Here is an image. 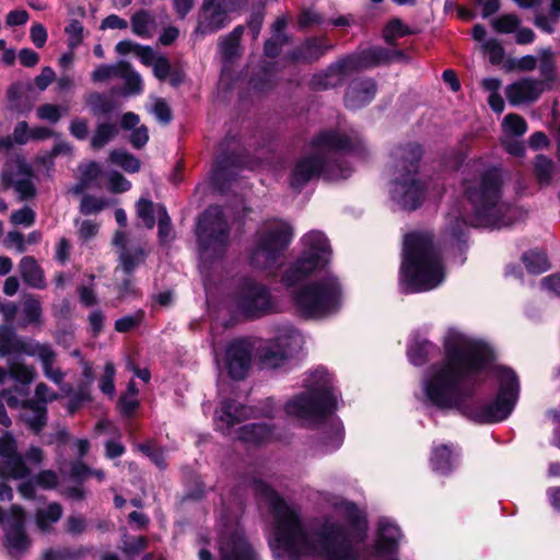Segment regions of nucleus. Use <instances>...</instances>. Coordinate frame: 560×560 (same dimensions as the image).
<instances>
[{"instance_id":"obj_47","label":"nucleus","mask_w":560,"mask_h":560,"mask_svg":"<svg viewBox=\"0 0 560 560\" xmlns=\"http://www.w3.org/2000/svg\"><path fill=\"white\" fill-rule=\"evenodd\" d=\"M412 31L399 19L390 20L383 30L386 43L393 44L397 38L411 34Z\"/></svg>"},{"instance_id":"obj_46","label":"nucleus","mask_w":560,"mask_h":560,"mask_svg":"<svg viewBox=\"0 0 560 560\" xmlns=\"http://www.w3.org/2000/svg\"><path fill=\"white\" fill-rule=\"evenodd\" d=\"M555 163L549 158L541 154L536 156L534 168L540 184L547 185L550 183L555 174Z\"/></svg>"},{"instance_id":"obj_42","label":"nucleus","mask_w":560,"mask_h":560,"mask_svg":"<svg viewBox=\"0 0 560 560\" xmlns=\"http://www.w3.org/2000/svg\"><path fill=\"white\" fill-rule=\"evenodd\" d=\"M118 130L115 125L109 122L98 124L92 138L91 147L95 150L105 147L110 140H113Z\"/></svg>"},{"instance_id":"obj_13","label":"nucleus","mask_w":560,"mask_h":560,"mask_svg":"<svg viewBox=\"0 0 560 560\" xmlns=\"http://www.w3.org/2000/svg\"><path fill=\"white\" fill-rule=\"evenodd\" d=\"M392 52L383 47H371L360 54L351 55L331 63L325 71L315 74L311 84L315 90H327L342 83L345 75L361 68H369L387 62Z\"/></svg>"},{"instance_id":"obj_50","label":"nucleus","mask_w":560,"mask_h":560,"mask_svg":"<svg viewBox=\"0 0 560 560\" xmlns=\"http://www.w3.org/2000/svg\"><path fill=\"white\" fill-rule=\"evenodd\" d=\"M137 214L143 221L148 229H153L155 225L156 209L153 202L149 199L141 198L137 202Z\"/></svg>"},{"instance_id":"obj_16","label":"nucleus","mask_w":560,"mask_h":560,"mask_svg":"<svg viewBox=\"0 0 560 560\" xmlns=\"http://www.w3.org/2000/svg\"><path fill=\"white\" fill-rule=\"evenodd\" d=\"M303 336L291 325H283L273 339L257 348L258 363L261 369H279L287 364L289 358L302 348Z\"/></svg>"},{"instance_id":"obj_27","label":"nucleus","mask_w":560,"mask_h":560,"mask_svg":"<svg viewBox=\"0 0 560 560\" xmlns=\"http://www.w3.org/2000/svg\"><path fill=\"white\" fill-rule=\"evenodd\" d=\"M459 452L456 446L434 445L431 452L430 465L440 475L450 474L457 465Z\"/></svg>"},{"instance_id":"obj_18","label":"nucleus","mask_w":560,"mask_h":560,"mask_svg":"<svg viewBox=\"0 0 560 560\" xmlns=\"http://www.w3.org/2000/svg\"><path fill=\"white\" fill-rule=\"evenodd\" d=\"M113 242L119 249V267L116 271L120 269L126 276L130 277L136 268L144 262L147 254L140 245L128 246L126 235L121 231L116 232ZM119 293L121 296L135 293L130 278L124 279L119 287Z\"/></svg>"},{"instance_id":"obj_56","label":"nucleus","mask_w":560,"mask_h":560,"mask_svg":"<svg viewBox=\"0 0 560 560\" xmlns=\"http://www.w3.org/2000/svg\"><path fill=\"white\" fill-rule=\"evenodd\" d=\"M36 213L30 207L25 206L11 214V223L14 225H21L30 228L35 223Z\"/></svg>"},{"instance_id":"obj_25","label":"nucleus","mask_w":560,"mask_h":560,"mask_svg":"<svg viewBox=\"0 0 560 560\" xmlns=\"http://www.w3.org/2000/svg\"><path fill=\"white\" fill-rule=\"evenodd\" d=\"M376 83L372 79L353 80L347 88L345 105L349 109H359L375 96Z\"/></svg>"},{"instance_id":"obj_38","label":"nucleus","mask_w":560,"mask_h":560,"mask_svg":"<svg viewBox=\"0 0 560 560\" xmlns=\"http://www.w3.org/2000/svg\"><path fill=\"white\" fill-rule=\"evenodd\" d=\"M522 260L530 273H542L550 268V264L546 254L540 250H530L524 253Z\"/></svg>"},{"instance_id":"obj_45","label":"nucleus","mask_w":560,"mask_h":560,"mask_svg":"<svg viewBox=\"0 0 560 560\" xmlns=\"http://www.w3.org/2000/svg\"><path fill=\"white\" fill-rule=\"evenodd\" d=\"M154 24V19L149 12L141 10L131 18L132 32L140 37H149Z\"/></svg>"},{"instance_id":"obj_6","label":"nucleus","mask_w":560,"mask_h":560,"mask_svg":"<svg viewBox=\"0 0 560 560\" xmlns=\"http://www.w3.org/2000/svg\"><path fill=\"white\" fill-rule=\"evenodd\" d=\"M445 280L441 254L429 233L413 232L405 236L399 287L404 293L433 290Z\"/></svg>"},{"instance_id":"obj_2","label":"nucleus","mask_w":560,"mask_h":560,"mask_svg":"<svg viewBox=\"0 0 560 560\" xmlns=\"http://www.w3.org/2000/svg\"><path fill=\"white\" fill-rule=\"evenodd\" d=\"M252 488L273 516L270 547L277 560H301L303 556L322 560H369L366 546L369 523L364 511L354 502L336 498L334 514L323 518L310 535L299 515L264 481L253 479Z\"/></svg>"},{"instance_id":"obj_22","label":"nucleus","mask_w":560,"mask_h":560,"mask_svg":"<svg viewBox=\"0 0 560 560\" xmlns=\"http://www.w3.org/2000/svg\"><path fill=\"white\" fill-rule=\"evenodd\" d=\"M229 13L219 0H203L195 35L213 34L229 24Z\"/></svg>"},{"instance_id":"obj_8","label":"nucleus","mask_w":560,"mask_h":560,"mask_svg":"<svg viewBox=\"0 0 560 560\" xmlns=\"http://www.w3.org/2000/svg\"><path fill=\"white\" fill-rule=\"evenodd\" d=\"M291 299L302 317L323 319L340 311L343 291L339 279L332 273H327L293 290Z\"/></svg>"},{"instance_id":"obj_41","label":"nucleus","mask_w":560,"mask_h":560,"mask_svg":"<svg viewBox=\"0 0 560 560\" xmlns=\"http://www.w3.org/2000/svg\"><path fill=\"white\" fill-rule=\"evenodd\" d=\"M560 18V0H551L550 15L537 14L535 25L545 33L551 34Z\"/></svg>"},{"instance_id":"obj_62","label":"nucleus","mask_w":560,"mask_h":560,"mask_svg":"<svg viewBox=\"0 0 560 560\" xmlns=\"http://www.w3.org/2000/svg\"><path fill=\"white\" fill-rule=\"evenodd\" d=\"M37 117L42 120L56 124L61 118L60 107L52 104H44L36 110Z\"/></svg>"},{"instance_id":"obj_52","label":"nucleus","mask_w":560,"mask_h":560,"mask_svg":"<svg viewBox=\"0 0 560 560\" xmlns=\"http://www.w3.org/2000/svg\"><path fill=\"white\" fill-rule=\"evenodd\" d=\"M324 22V16L313 8H303L298 16V26L301 30L313 25H322Z\"/></svg>"},{"instance_id":"obj_20","label":"nucleus","mask_w":560,"mask_h":560,"mask_svg":"<svg viewBox=\"0 0 560 560\" xmlns=\"http://www.w3.org/2000/svg\"><path fill=\"white\" fill-rule=\"evenodd\" d=\"M31 539L25 530V513L19 505H12L4 529V546L13 557H20L31 547Z\"/></svg>"},{"instance_id":"obj_57","label":"nucleus","mask_w":560,"mask_h":560,"mask_svg":"<svg viewBox=\"0 0 560 560\" xmlns=\"http://www.w3.org/2000/svg\"><path fill=\"white\" fill-rule=\"evenodd\" d=\"M115 366L112 362H107L104 368V374L102 375L100 380V388L101 390L113 397L115 394V385H114V377H115Z\"/></svg>"},{"instance_id":"obj_64","label":"nucleus","mask_w":560,"mask_h":560,"mask_svg":"<svg viewBox=\"0 0 560 560\" xmlns=\"http://www.w3.org/2000/svg\"><path fill=\"white\" fill-rule=\"evenodd\" d=\"M485 52L490 57L492 63H499L502 61L504 56V49L499 42L495 39H487L482 44Z\"/></svg>"},{"instance_id":"obj_36","label":"nucleus","mask_w":560,"mask_h":560,"mask_svg":"<svg viewBox=\"0 0 560 560\" xmlns=\"http://www.w3.org/2000/svg\"><path fill=\"white\" fill-rule=\"evenodd\" d=\"M118 79L124 80L125 86L122 95L140 94L143 89V83L140 74L136 72L129 63L124 61Z\"/></svg>"},{"instance_id":"obj_24","label":"nucleus","mask_w":560,"mask_h":560,"mask_svg":"<svg viewBox=\"0 0 560 560\" xmlns=\"http://www.w3.org/2000/svg\"><path fill=\"white\" fill-rule=\"evenodd\" d=\"M544 90L545 84L541 80L525 78L508 85L505 95L511 105L517 106L535 102Z\"/></svg>"},{"instance_id":"obj_60","label":"nucleus","mask_w":560,"mask_h":560,"mask_svg":"<svg viewBox=\"0 0 560 560\" xmlns=\"http://www.w3.org/2000/svg\"><path fill=\"white\" fill-rule=\"evenodd\" d=\"M131 187L129 180H127L120 173L110 172L107 175V188L113 192H125Z\"/></svg>"},{"instance_id":"obj_58","label":"nucleus","mask_w":560,"mask_h":560,"mask_svg":"<svg viewBox=\"0 0 560 560\" xmlns=\"http://www.w3.org/2000/svg\"><path fill=\"white\" fill-rule=\"evenodd\" d=\"M12 185L21 200L30 199L35 195V187L30 174L13 182Z\"/></svg>"},{"instance_id":"obj_5","label":"nucleus","mask_w":560,"mask_h":560,"mask_svg":"<svg viewBox=\"0 0 560 560\" xmlns=\"http://www.w3.org/2000/svg\"><path fill=\"white\" fill-rule=\"evenodd\" d=\"M311 153L300 159L291 173L290 185L301 190L310 180L322 175L327 180L346 179L352 174V167L345 155L355 153L363 156L365 147L360 135L350 130H324L310 144Z\"/></svg>"},{"instance_id":"obj_3","label":"nucleus","mask_w":560,"mask_h":560,"mask_svg":"<svg viewBox=\"0 0 560 560\" xmlns=\"http://www.w3.org/2000/svg\"><path fill=\"white\" fill-rule=\"evenodd\" d=\"M463 190L471 207L466 215L459 210L448 213V233L460 240L468 225L502 229L512 225L518 218V209L502 199L503 174L497 166L482 159L469 161L462 170Z\"/></svg>"},{"instance_id":"obj_40","label":"nucleus","mask_w":560,"mask_h":560,"mask_svg":"<svg viewBox=\"0 0 560 560\" xmlns=\"http://www.w3.org/2000/svg\"><path fill=\"white\" fill-rule=\"evenodd\" d=\"M86 104L94 115H108L116 107V104L113 100L104 94L96 92L86 96Z\"/></svg>"},{"instance_id":"obj_10","label":"nucleus","mask_w":560,"mask_h":560,"mask_svg":"<svg viewBox=\"0 0 560 560\" xmlns=\"http://www.w3.org/2000/svg\"><path fill=\"white\" fill-rule=\"evenodd\" d=\"M222 529L219 537L220 560H257V555L238 527L244 502L238 492L222 497Z\"/></svg>"},{"instance_id":"obj_19","label":"nucleus","mask_w":560,"mask_h":560,"mask_svg":"<svg viewBox=\"0 0 560 560\" xmlns=\"http://www.w3.org/2000/svg\"><path fill=\"white\" fill-rule=\"evenodd\" d=\"M27 390L23 388L20 390V397L13 395L11 389H8L2 397L5 398V402L10 408H23L22 420L34 433L38 434L47 422V407L35 402L33 399H27Z\"/></svg>"},{"instance_id":"obj_21","label":"nucleus","mask_w":560,"mask_h":560,"mask_svg":"<svg viewBox=\"0 0 560 560\" xmlns=\"http://www.w3.org/2000/svg\"><path fill=\"white\" fill-rule=\"evenodd\" d=\"M255 343L250 339H234L225 350L224 364L233 380H243L252 364Z\"/></svg>"},{"instance_id":"obj_26","label":"nucleus","mask_w":560,"mask_h":560,"mask_svg":"<svg viewBox=\"0 0 560 560\" xmlns=\"http://www.w3.org/2000/svg\"><path fill=\"white\" fill-rule=\"evenodd\" d=\"M331 49L334 45L326 37H310L290 51V58L295 62H313Z\"/></svg>"},{"instance_id":"obj_59","label":"nucleus","mask_w":560,"mask_h":560,"mask_svg":"<svg viewBox=\"0 0 560 560\" xmlns=\"http://www.w3.org/2000/svg\"><path fill=\"white\" fill-rule=\"evenodd\" d=\"M108 205L107 201L93 197L84 196L81 200L80 211L85 214H94L103 210Z\"/></svg>"},{"instance_id":"obj_37","label":"nucleus","mask_w":560,"mask_h":560,"mask_svg":"<svg viewBox=\"0 0 560 560\" xmlns=\"http://www.w3.org/2000/svg\"><path fill=\"white\" fill-rule=\"evenodd\" d=\"M36 371L35 368L32 365L18 363L11 366V371L10 373H8L7 381L11 378L21 384L20 387H15L14 393L12 392V394L20 397V390L22 388L24 390H27L25 386L31 384L34 381Z\"/></svg>"},{"instance_id":"obj_49","label":"nucleus","mask_w":560,"mask_h":560,"mask_svg":"<svg viewBox=\"0 0 560 560\" xmlns=\"http://www.w3.org/2000/svg\"><path fill=\"white\" fill-rule=\"evenodd\" d=\"M124 61L114 65H100L91 74L94 83L105 82L113 78H118Z\"/></svg>"},{"instance_id":"obj_35","label":"nucleus","mask_w":560,"mask_h":560,"mask_svg":"<svg viewBox=\"0 0 560 560\" xmlns=\"http://www.w3.org/2000/svg\"><path fill=\"white\" fill-rule=\"evenodd\" d=\"M22 326L39 325L42 320V303L33 294L25 295L21 303Z\"/></svg>"},{"instance_id":"obj_32","label":"nucleus","mask_w":560,"mask_h":560,"mask_svg":"<svg viewBox=\"0 0 560 560\" xmlns=\"http://www.w3.org/2000/svg\"><path fill=\"white\" fill-rule=\"evenodd\" d=\"M96 434H110L117 439L108 440L105 443L106 456L110 459L120 457L125 453V446L121 444L120 432L118 428L110 421L104 419L100 420L95 427Z\"/></svg>"},{"instance_id":"obj_23","label":"nucleus","mask_w":560,"mask_h":560,"mask_svg":"<svg viewBox=\"0 0 560 560\" xmlns=\"http://www.w3.org/2000/svg\"><path fill=\"white\" fill-rule=\"evenodd\" d=\"M401 538L402 534L397 524L388 517H381L373 545L375 555L378 557L395 555Z\"/></svg>"},{"instance_id":"obj_30","label":"nucleus","mask_w":560,"mask_h":560,"mask_svg":"<svg viewBox=\"0 0 560 560\" xmlns=\"http://www.w3.org/2000/svg\"><path fill=\"white\" fill-rule=\"evenodd\" d=\"M439 348L430 340L415 336L407 349L409 362L415 366L424 365L431 358L438 353Z\"/></svg>"},{"instance_id":"obj_14","label":"nucleus","mask_w":560,"mask_h":560,"mask_svg":"<svg viewBox=\"0 0 560 560\" xmlns=\"http://www.w3.org/2000/svg\"><path fill=\"white\" fill-rule=\"evenodd\" d=\"M44 452L40 447L31 446L24 456L18 453V444L10 432L0 438V476L23 479L30 476L32 468L43 464Z\"/></svg>"},{"instance_id":"obj_39","label":"nucleus","mask_w":560,"mask_h":560,"mask_svg":"<svg viewBox=\"0 0 560 560\" xmlns=\"http://www.w3.org/2000/svg\"><path fill=\"white\" fill-rule=\"evenodd\" d=\"M62 508L59 503H50L45 509H40L36 513V522L40 530L47 532L50 524L60 520Z\"/></svg>"},{"instance_id":"obj_7","label":"nucleus","mask_w":560,"mask_h":560,"mask_svg":"<svg viewBox=\"0 0 560 560\" xmlns=\"http://www.w3.org/2000/svg\"><path fill=\"white\" fill-rule=\"evenodd\" d=\"M422 156V149L417 143H406L395 147L390 151V188L392 200L404 210H415L423 200L434 191H441L434 186L422 183L418 177V165Z\"/></svg>"},{"instance_id":"obj_15","label":"nucleus","mask_w":560,"mask_h":560,"mask_svg":"<svg viewBox=\"0 0 560 560\" xmlns=\"http://www.w3.org/2000/svg\"><path fill=\"white\" fill-rule=\"evenodd\" d=\"M236 310L247 318H260L280 311L279 300L268 285L245 279L234 298Z\"/></svg>"},{"instance_id":"obj_54","label":"nucleus","mask_w":560,"mask_h":560,"mask_svg":"<svg viewBox=\"0 0 560 560\" xmlns=\"http://www.w3.org/2000/svg\"><path fill=\"white\" fill-rule=\"evenodd\" d=\"M137 448L149 457L159 468H164L166 466L164 452L156 447L153 442L150 441L143 444H138Z\"/></svg>"},{"instance_id":"obj_17","label":"nucleus","mask_w":560,"mask_h":560,"mask_svg":"<svg viewBox=\"0 0 560 560\" xmlns=\"http://www.w3.org/2000/svg\"><path fill=\"white\" fill-rule=\"evenodd\" d=\"M275 401L272 398H267L265 408L260 411L252 407L242 406L234 400H223L221 407L215 411L214 425L218 431L224 435H233V427L241 421L249 418L257 417L258 415L271 418L273 416Z\"/></svg>"},{"instance_id":"obj_29","label":"nucleus","mask_w":560,"mask_h":560,"mask_svg":"<svg viewBox=\"0 0 560 560\" xmlns=\"http://www.w3.org/2000/svg\"><path fill=\"white\" fill-rule=\"evenodd\" d=\"M236 438L245 443L261 444L280 439V435L266 423H250L236 431Z\"/></svg>"},{"instance_id":"obj_12","label":"nucleus","mask_w":560,"mask_h":560,"mask_svg":"<svg viewBox=\"0 0 560 560\" xmlns=\"http://www.w3.org/2000/svg\"><path fill=\"white\" fill-rule=\"evenodd\" d=\"M292 236V228L287 222H266L257 233V243L250 253V265L257 269L272 267L291 243Z\"/></svg>"},{"instance_id":"obj_44","label":"nucleus","mask_w":560,"mask_h":560,"mask_svg":"<svg viewBox=\"0 0 560 560\" xmlns=\"http://www.w3.org/2000/svg\"><path fill=\"white\" fill-rule=\"evenodd\" d=\"M502 129L506 138H520L527 131V124L520 115L509 114L502 121Z\"/></svg>"},{"instance_id":"obj_51","label":"nucleus","mask_w":560,"mask_h":560,"mask_svg":"<svg viewBox=\"0 0 560 560\" xmlns=\"http://www.w3.org/2000/svg\"><path fill=\"white\" fill-rule=\"evenodd\" d=\"M521 21L515 14H503L492 20V27L503 34H510L517 30Z\"/></svg>"},{"instance_id":"obj_61","label":"nucleus","mask_w":560,"mask_h":560,"mask_svg":"<svg viewBox=\"0 0 560 560\" xmlns=\"http://www.w3.org/2000/svg\"><path fill=\"white\" fill-rule=\"evenodd\" d=\"M240 43L224 36L219 43V50L225 61H231L238 54Z\"/></svg>"},{"instance_id":"obj_48","label":"nucleus","mask_w":560,"mask_h":560,"mask_svg":"<svg viewBox=\"0 0 560 560\" xmlns=\"http://www.w3.org/2000/svg\"><path fill=\"white\" fill-rule=\"evenodd\" d=\"M158 226H159V238L162 244H167L173 240V228L171 218L164 206L159 205L156 207Z\"/></svg>"},{"instance_id":"obj_11","label":"nucleus","mask_w":560,"mask_h":560,"mask_svg":"<svg viewBox=\"0 0 560 560\" xmlns=\"http://www.w3.org/2000/svg\"><path fill=\"white\" fill-rule=\"evenodd\" d=\"M302 244V253L282 275L281 282L287 288H292L324 269L331 259V247L324 233L308 232L303 236Z\"/></svg>"},{"instance_id":"obj_4","label":"nucleus","mask_w":560,"mask_h":560,"mask_svg":"<svg viewBox=\"0 0 560 560\" xmlns=\"http://www.w3.org/2000/svg\"><path fill=\"white\" fill-rule=\"evenodd\" d=\"M303 386L304 392L284 405L285 413L304 425H320L318 453H332L340 448L345 438L342 422L335 415L340 393L334 385V376L326 368L317 366L306 373Z\"/></svg>"},{"instance_id":"obj_55","label":"nucleus","mask_w":560,"mask_h":560,"mask_svg":"<svg viewBox=\"0 0 560 560\" xmlns=\"http://www.w3.org/2000/svg\"><path fill=\"white\" fill-rule=\"evenodd\" d=\"M144 313L142 311H137L131 315H126L121 318H118L115 322V329L118 332H128L133 328L138 327L142 322Z\"/></svg>"},{"instance_id":"obj_43","label":"nucleus","mask_w":560,"mask_h":560,"mask_svg":"<svg viewBox=\"0 0 560 560\" xmlns=\"http://www.w3.org/2000/svg\"><path fill=\"white\" fill-rule=\"evenodd\" d=\"M109 161L128 173H137L140 170V161L125 150L112 151Z\"/></svg>"},{"instance_id":"obj_53","label":"nucleus","mask_w":560,"mask_h":560,"mask_svg":"<svg viewBox=\"0 0 560 560\" xmlns=\"http://www.w3.org/2000/svg\"><path fill=\"white\" fill-rule=\"evenodd\" d=\"M56 352H51L42 363L44 375L57 385H62L66 374L58 368H54Z\"/></svg>"},{"instance_id":"obj_28","label":"nucleus","mask_w":560,"mask_h":560,"mask_svg":"<svg viewBox=\"0 0 560 560\" xmlns=\"http://www.w3.org/2000/svg\"><path fill=\"white\" fill-rule=\"evenodd\" d=\"M243 162L238 155L220 154L211 170V180L217 188L223 189L224 182L234 176V168L241 167Z\"/></svg>"},{"instance_id":"obj_1","label":"nucleus","mask_w":560,"mask_h":560,"mask_svg":"<svg viewBox=\"0 0 560 560\" xmlns=\"http://www.w3.org/2000/svg\"><path fill=\"white\" fill-rule=\"evenodd\" d=\"M444 359L420 380L418 401L428 410L458 411L478 423L505 420L520 395L516 372L494 363L485 341L450 327L443 338Z\"/></svg>"},{"instance_id":"obj_33","label":"nucleus","mask_w":560,"mask_h":560,"mask_svg":"<svg viewBox=\"0 0 560 560\" xmlns=\"http://www.w3.org/2000/svg\"><path fill=\"white\" fill-rule=\"evenodd\" d=\"M9 341H11L12 351L18 350L28 357H36L40 362L44 360L47 361L49 354L54 352L51 346L47 343H39L38 341L34 340L24 341L18 339L13 331L10 332Z\"/></svg>"},{"instance_id":"obj_9","label":"nucleus","mask_w":560,"mask_h":560,"mask_svg":"<svg viewBox=\"0 0 560 560\" xmlns=\"http://www.w3.org/2000/svg\"><path fill=\"white\" fill-rule=\"evenodd\" d=\"M196 236L199 271L207 289L212 265L224 256L230 244V228L221 207L210 206L203 211L198 219Z\"/></svg>"},{"instance_id":"obj_63","label":"nucleus","mask_w":560,"mask_h":560,"mask_svg":"<svg viewBox=\"0 0 560 560\" xmlns=\"http://www.w3.org/2000/svg\"><path fill=\"white\" fill-rule=\"evenodd\" d=\"M151 112L162 124H168L172 120V112L168 104L163 98H155Z\"/></svg>"},{"instance_id":"obj_31","label":"nucleus","mask_w":560,"mask_h":560,"mask_svg":"<svg viewBox=\"0 0 560 560\" xmlns=\"http://www.w3.org/2000/svg\"><path fill=\"white\" fill-rule=\"evenodd\" d=\"M20 275L25 284L33 289L43 290L47 282L43 268L32 256H24L19 264Z\"/></svg>"},{"instance_id":"obj_34","label":"nucleus","mask_w":560,"mask_h":560,"mask_svg":"<svg viewBox=\"0 0 560 560\" xmlns=\"http://www.w3.org/2000/svg\"><path fill=\"white\" fill-rule=\"evenodd\" d=\"M80 179L72 187V192L75 195L82 194L85 189L97 186L98 178L102 174V167L96 162H88L79 166Z\"/></svg>"}]
</instances>
